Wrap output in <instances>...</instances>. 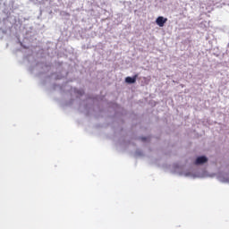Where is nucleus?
Here are the masks:
<instances>
[{
  "instance_id": "1",
  "label": "nucleus",
  "mask_w": 229,
  "mask_h": 229,
  "mask_svg": "<svg viewBox=\"0 0 229 229\" xmlns=\"http://www.w3.org/2000/svg\"><path fill=\"white\" fill-rule=\"evenodd\" d=\"M165 22H167V18H165L163 16H159L156 20V24H157L159 28H164Z\"/></svg>"
},
{
  "instance_id": "2",
  "label": "nucleus",
  "mask_w": 229,
  "mask_h": 229,
  "mask_svg": "<svg viewBox=\"0 0 229 229\" xmlns=\"http://www.w3.org/2000/svg\"><path fill=\"white\" fill-rule=\"evenodd\" d=\"M208 162V158L207 157L201 156L197 157L195 160V165H201V164H207Z\"/></svg>"
},
{
  "instance_id": "3",
  "label": "nucleus",
  "mask_w": 229,
  "mask_h": 229,
  "mask_svg": "<svg viewBox=\"0 0 229 229\" xmlns=\"http://www.w3.org/2000/svg\"><path fill=\"white\" fill-rule=\"evenodd\" d=\"M139 75H134L133 77H126L125 78V81L126 83H135V81H137V78H138Z\"/></svg>"
},
{
  "instance_id": "4",
  "label": "nucleus",
  "mask_w": 229,
  "mask_h": 229,
  "mask_svg": "<svg viewBox=\"0 0 229 229\" xmlns=\"http://www.w3.org/2000/svg\"><path fill=\"white\" fill-rule=\"evenodd\" d=\"M141 140L144 142L146 141V138H141Z\"/></svg>"
}]
</instances>
